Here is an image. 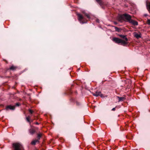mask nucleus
<instances>
[{"label":"nucleus","mask_w":150,"mask_h":150,"mask_svg":"<svg viewBox=\"0 0 150 150\" xmlns=\"http://www.w3.org/2000/svg\"><path fill=\"white\" fill-rule=\"evenodd\" d=\"M30 117L29 116H28L26 117V120H27V121L28 122H30Z\"/></svg>","instance_id":"19"},{"label":"nucleus","mask_w":150,"mask_h":150,"mask_svg":"<svg viewBox=\"0 0 150 150\" xmlns=\"http://www.w3.org/2000/svg\"><path fill=\"white\" fill-rule=\"evenodd\" d=\"M36 124H37V125H38L39 123L38 122H36Z\"/></svg>","instance_id":"27"},{"label":"nucleus","mask_w":150,"mask_h":150,"mask_svg":"<svg viewBox=\"0 0 150 150\" xmlns=\"http://www.w3.org/2000/svg\"><path fill=\"white\" fill-rule=\"evenodd\" d=\"M129 23H131L134 25H138V23L137 21L132 20V19H131Z\"/></svg>","instance_id":"7"},{"label":"nucleus","mask_w":150,"mask_h":150,"mask_svg":"<svg viewBox=\"0 0 150 150\" xmlns=\"http://www.w3.org/2000/svg\"><path fill=\"white\" fill-rule=\"evenodd\" d=\"M144 16H148L147 14H145L144 15Z\"/></svg>","instance_id":"26"},{"label":"nucleus","mask_w":150,"mask_h":150,"mask_svg":"<svg viewBox=\"0 0 150 150\" xmlns=\"http://www.w3.org/2000/svg\"><path fill=\"white\" fill-rule=\"evenodd\" d=\"M13 145L14 150H21V148L22 146L21 143H13Z\"/></svg>","instance_id":"2"},{"label":"nucleus","mask_w":150,"mask_h":150,"mask_svg":"<svg viewBox=\"0 0 150 150\" xmlns=\"http://www.w3.org/2000/svg\"><path fill=\"white\" fill-rule=\"evenodd\" d=\"M29 112L31 114H32L33 112V111L30 109L29 110Z\"/></svg>","instance_id":"23"},{"label":"nucleus","mask_w":150,"mask_h":150,"mask_svg":"<svg viewBox=\"0 0 150 150\" xmlns=\"http://www.w3.org/2000/svg\"><path fill=\"white\" fill-rule=\"evenodd\" d=\"M92 94L93 96L96 97H98L99 96H100L101 97H103V95L101 94L100 91H97L95 93H92Z\"/></svg>","instance_id":"5"},{"label":"nucleus","mask_w":150,"mask_h":150,"mask_svg":"<svg viewBox=\"0 0 150 150\" xmlns=\"http://www.w3.org/2000/svg\"><path fill=\"white\" fill-rule=\"evenodd\" d=\"M115 28V30L116 31H117L118 32H119L120 31V29H119L117 27H116Z\"/></svg>","instance_id":"20"},{"label":"nucleus","mask_w":150,"mask_h":150,"mask_svg":"<svg viewBox=\"0 0 150 150\" xmlns=\"http://www.w3.org/2000/svg\"><path fill=\"white\" fill-rule=\"evenodd\" d=\"M42 136V134L41 133H40L38 134L37 137L38 139H40V138Z\"/></svg>","instance_id":"17"},{"label":"nucleus","mask_w":150,"mask_h":150,"mask_svg":"<svg viewBox=\"0 0 150 150\" xmlns=\"http://www.w3.org/2000/svg\"><path fill=\"white\" fill-rule=\"evenodd\" d=\"M117 20L121 22H122L123 20H124V14L119 15L117 17Z\"/></svg>","instance_id":"6"},{"label":"nucleus","mask_w":150,"mask_h":150,"mask_svg":"<svg viewBox=\"0 0 150 150\" xmlns=\"http://www.w3.org/2000/svg\"><path fill=\"white\" fill-rule=\"evenodd\" d=\"M134 36L137 39L141 38L140 34H139L136 33H134Z\"/></svg>","instance_id":"11"},{"label":"nucleus","mask_w":150,"mask_h":150,"mask_svg":"<svg viewBox=\"0 0 150 150\" xmlns=\"http://www.w3.org/2000/svg\"><path fill=\"white\" fill-rule=\"evenodd\" d=\"M16 68V67L14 66H12L10 68V69H11V70H14V69H15Z\"/></svg>","instance_id":"18"},{"label":"nucleus","mask_w":150,"mask_h":150,"mask_svg":"<svg viewBox=\"0 0 150 150\" xmlns=\"http://www.w3.org/2000/svg\"><path fill=\"white\" fill-rule=\"evenodd\" d=\"M20 105V104L19 103H17L16 104V106H19Z\"/></svg>","instance_id":"22"},{"label":"nucleus","mask_w":150,"mask_h":150,"mask_svg":"<svg viewBox=\"0 0 150 150\" xmlns=\"http://www.w3.org/2000/svg\"><path fill=\"white\" fill-rule=\"evenodd\" d=\"M124 20L129 22L131 19V16L128 14L127 13L124 14Z\"/></svg>","instance_id":"3"},{"label":"nucleus","mask_w":150,"mask_h":150,"mask_svg":"<svg viewBox=\"0 0 150 150\" xmlns=\"http://www.w3.org/2000/svg\"><path fill=\"white\" fill-rule=\"evenodd\" d=\"M113 41L117 43H121L122 45H125L127 44V42L126 41L117 38H113Z\"/></svg>","instance_id":"1"},{"label":"nucleus","mask_w":150,"mask_h":150,"mask_svg":"<svg viewBox=\"0 0 150 150\" xmlns=\"http://www.w3.org/2000/svg\"><path fill=\"white\" fill-rule=\"evenodd\" d=\"M82 13L85 14V16L87 17L88 18V19H90V16L89 14H87L86 13L85 11H83Z\"/></svg>","instance_id":"13"},{"label":"nucleus","mask_w":150,"mask_h":150,"mask_svg":"<svg viewBox=\"0 0 150 150\" xmlns=\"http://www.w3.org/2000/svg\"><path fill=\"white\" fill-rule=\"evenodd\" d=\"M97 2L100 5H102V1L101 0H96Z\"/></svg>","instance_id":"16"},{"label":"nucleus","mask_w":150,"mask_h":150,"mask_svg":"<svg viewBox=\"0 0 150 150\" xmlns=\"http://www.w3.org/2000/svg\"><path fill=\"white\" fill-rule=\"evenodd\" d=\"M115 108H112V110L115 111Z\"/></svg>","instance_id":"25"},{"label":"nucleus","mask_w":150,"mask_h":150,"mask_svg":"<svg viewBox=\"0 0 150 150\" xmlns=\"http://www.w3.org/2000/svg\"><path fill=\"white\" fill-rule=\"evenodd\" d=\"M120 36L122 38L124 39L126 41H126H127L128 39L126 37V36L123 35H120Z\"/></svg>","instance_id":"12"},{"label":"nucleus","mask_w":150,"mask_h":150,"mask_svg":"<svg viewBox=\"0 0 150 150\" xmlns=\"http://www.w3.org/2000/svg\"><path fill=\"white\" fill-rule=\"evenodd\" d=\"M96 21L97 23H99V20L98 19H96Z\"/></svg>","instance_id":"24"},{"label":"nucleus","mask_w":150,"mask_h":150,"mask_svg":"<svg viewBox=\"0 0 150 150\" xmlns=\"http://www.w3.org/2000/svg\"><path fill=\"white\" fill-rule=\"evenodd\" d=\"M29 131L30 134L31 135H33L35 132V130L33 128H30L29 129Z\"/></svg>","instance_id":"9"},{"label":"nucleus","mask_w":150,"mask_h":150,"mask_svg":"<svg viewBox=\"0 0 150 150\" xmlns=\"http://www.w3.org/2000/svg\"><path fill=\"white\" fill-rule=\"evenodd\" d=\"M77 15L78 16V20L80 22V23L83 24L84 23H86L87 22H83L82 20L83 19V17L80 14L77 13Z\"/></svg>","instance_id":"4"},{"label":"nucleus","mask_w":150,"mask_h":150,"mask_svg":"<svg viewBox=\"0 0 150 150\" xmlns=\"http://www.w3.org/2000/svg\"><path fill=\"white\" fill-rule=\"evenodd\" d=\"M147 23L149 25H150V20L148 19L147 20Z\"/></svg>","instance_id":"21"},{"label":"nucleus","mask_w":150,"mask_h":150,"mask_svg":"<svg viewBox=\"0 0 150 150\" xmlns=\"http://www.w3.org/2000/svg\"><path fill=\"white\" fill-rule=\"evenodd\" d=\"M117 97L118 98V102L123 101L125 99V98L124 97H119V96H117Z\"/></svg>","instance_id":"10"},{"label":"nucleus","mask_w":150,"mask_h":150,"mask_svg":"<svg viewBox=\"0 0 150 150\" xmlns=\"http://www.w3.org/2000/svg\"><path fill=\"white\" fill-rule=\"evenodd\" d=\"M8 109H9L11 110H13L15 109V106L9 105L6 107V110H7Z\"/></svg>","instance_id":"8"},{"label":"nucleus","mask_w":150,"mask_h":150,"mask_svg":"<svg viewBox=\"0 0 150 150\" xmlns=\"http://www.w3.org/2000/svg\"><path fill=\"white\" fill-rule=\"evenodd\" d=\"M39 142V141L38 140H34L32 141L31 142V144L32 145H35L36 144V142Z\"/></svg>","instance_id":"15"},{"label":"nucleus","mask_w":150,"mask_h":150,"mask_svg":"<svg viewBox=\"0 0 150 150\" xmlns=\"http://www.w3.org/2000/svg\"><path fill=\"white\" fill-rule=\"evenodd\" d=\"M146 6L147 8L150 13V3H147L146 4Z\"/></svg>","instance_id":"14"}]
</instances>
